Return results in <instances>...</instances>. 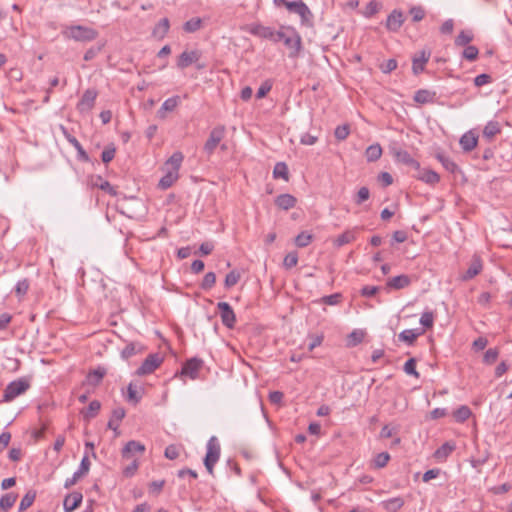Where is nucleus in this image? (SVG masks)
I'll list each match as a JSON object with an SVG mask.
<instances>
[{
  "label": "nucleus",
  "instance_id": "obj_41",
  "mask_svg": "<svg viewBox=\"0 0 512 512\" xmlns=\"http://www.w3.org/2000/svg\"><path fill=\"white\" fill-rule=\"evenodd\" d=\"M202 27V20L199 17L191 18L183 25V29L187 33H194Z\"/></svg>",
  "mask_w": 512,
  "mask_h": 512
},
{
  "label": "nucleus",
  "instance_id": "obj_42",
  "mask_svg": "<svg viewBox=\"0 0 512 512\" xmlns=\"http://www.w3.org/2000/svg\"><path fill=\"white\" fill-rule=\"evenodd\" d=\"M36 493L33 491L27 492L23 498L21 499V502L19 504V512H23L27 510L35 501Z\"/></svg>",
  "mask_w": 512,
  "mask_h": 512
},
{
  "label": "nucleus",
  "instance_id": "obj_49",
  "mask_svg": "<svg viewBox=\"0 0 512 512\" xmlns=\"http://www.w3.org/2000/svg\"><path fill=\"white\" fill-rule=\"evenodd\" d=\"M100 408H101V404L99 401H97V400L91 401L89 403L86 411L84 412V417L87 419L94 418L98 414Z\"/></svg>",
  "mask_w": 512,
  "mask_h": 512
},
{
  "label": "nucleus",
  "instance_id": "obj_14",
  "mask_svg": "<svg viewBox=\"0 0 512 512\" xmlns=\"http://www.w3.org/2000/svg\"><path fill=\"white\" fill-rule=\"evenodd\" d=\"M145 445L139 441L130 440L126 443L121 451V455L123 459L130 460L136 459L135 455H142L145 452Z\"/></svg>",
  "mask_w": 512,
  "mask_h": 512
},
{
  "label": "nucleus",
  "instance_id": "obj_57",
  "mask_svg": "<svg viewBox=\"0 0 512 512\" xmlns=\"http://www.w3.org/2000/svg\"><path fill=\"white\" fill-rule=\"evenodd\" d=\"M403 370L406 374L419 378V373L416 370V360L414 358H410L405 362Z\"/></svg>",
  "mask_w": 512,
  "mask_h": 512
},
{
  "label": "nucleus",
  "instance_id": "obj_53",
  "mask_svg": "<svg viewBox=\"0 0 512 512\" xmlns=\"http://www.w3.org/2000/svg\"><path fill=\"white\" fill-rule=\"evenodd\" d=\"M419 322L424 328H432L434 324V313L432 311H424Z\"/></svg>",
  "mask_w": 512,
  "mask_h": 512
},
{
  "label": "nucleus",
  "instance_id": "obj_35",
  "mask_svg": "<svg viewBox=\"0 0 512 512\" xmlns=\"http://www.w3.org/2000/svg\"><path fill=\"white\" fill-rule=\"evenodd\" d=\"M381 155H382V148L378 143L368 146L365 151V157L368 162L377 161L381 157Z\"/></svg>",
  "mask_w": 512,
  "mask_h": 512
},
{
  "label": "nucleus",
  "instance_id": "obj_37",
  "mask_svg": "<svg viewBox=\"0 0 512 512\" xmlns=\"http://www.w3.org/2000/svg\"><path fill=\"white\" fill-rule=\"evenodd\" d=\"M471 414V409L466 405L460 406L453 412L455 420L460 423L465 422L471 416Z\"/></svg>",
  "mask_w": 512,
  "mask_h": 512
},
{
  "label": "nucleus",
  "instance_id": "obj_10",
  "mask_svg": "<svg viewBox=\"0 0 512 512\" xmlns=\"http://www.w3.org/2000/svg\"><path fill=\"white\" fill-rule=\"evenodd\" d=\"M217 309L219 310L222 324L227 328H233L236 323V315L229 303L219 302L217 303Z\"/></svg>",
  "mask_w": 512,
  "mask_h": 512
},
{
  "label": "nucleus",
  "instance_id": "obj_59",
  "mask_svg": "<svg viewBox=\"0 0 512 512\" xmlns=\"http://www.w3.org/2000/svg\"><path fill=\"white\" fill-rule=\"evenodd\" d=\"M298 263V254L296 252L288 253L283 261V265L287 269L295 267Z\"/></svg>",
  "mask_w": 512,
  "mask_h": 512
},
{
  "label": "nucleus",
  "instance_id": "obj_12",
  "mask_svg": "<svg viewBox=\"0 0 512 512\" xmlns=\"http://www.w3.org/2000/svg\"><path fill=\"white\" fill-rule=\"evenodd\" d=\"M90 469V461L88 459V456H84L81 460L80 466L77 471H75L72 475V477L67 478L64 483V488L69 489L73 485H75L79 479H81L83 476H85Z\"/></svg>",
  "mask_w": 512,
  "mask_h": 512
},
{
  "label": "nucleus",
  "instance_id": "obj_16",
  "mask_svg": "<svg viewBox=\"0 0 512 512\" xmlns=\"http://www.w3.org/2000/svg\"><path fill=\"white\" fill-rule=\"evenodd\" d=\"M184 160V155L180 151L174 152L164 163L162 170L164 172H171L175 174H179V170L181 168L182 162Z\"/></svg>",
  "mask_w": 512,
  "mask_h": 512
},
{
  "label": "nucleus",
  "instance_id": "obj_46",
  "mask_svg": "<svg viewBox=\"0 0 512 512\" xmlns=\"http://www.w3.org/2000/svg\"><path fill=\"white\" fill-rule=\"evenodd\" d=\"M313 236L307 232H301L295 237V245L300 248L308 246L312 242Z\"/></svg>",
  "mask_w": 512,
  "mask_h": 512
},
{
  "label": "nucleus",
  "instance_id": "obj_58",
  "mask_svg": "<svg viewBox=\"0 0 512 512\" xmlns=\"http://www.w3.org/2000/svg\"><path fill=\"white\" fill-rule=\"evenodd\" d=\"M215 282H216V275L214 272H208L204 278H203V281L201 283V288L203 290H209L211 289L214 285H215Z\"/></svg>",
  "mask_w": 512,
  "mask_h": 512
},
{
  "label": "nucleus",
  "instance_id": "obj_21",
  "mask_svg": "<svg viewBox=\"0 0 512 512\" xmlns=\"http://www.w3.org/2000/svg\"><path fill=\"white\" fill-rule=\"evenodd\" d=\"M180 103V97L179 96H173L168 99H166L160 109L157 111V115L159 118L164 119L166 117V114L168 112H172L175 110V108Z\"/></svg>",
  "mask_w": 512,
  "mask_h": 512
},
{
  "label": "nucleus",
  "instance_id": "obj_22",
  "mask_svg": "<svg viewBox=\"0 0 512 512\" xmlns=\"http://www.w3.org/2000/svg\"><path fill=\"white\" fill-rule=\"evenodd\" d=\"M459 143L463 151L470 152L477 146L478 138L472 131H468L461 136Z\"/></svg>",
  "mask_w": 512,
  "mask_h": 512
},
{
  "label": "nucleus",
  "instance_id": "obj_39",
  "mask_svg": "<svg viewBox=\"0 0 512 512\" xmlns=\"http://www.w3.org/2000/svg\"><path fill=\"white\" fill-rule=\"evenodd\" d=\"M17 500V494L6 493L0 498V509L6 511L13 507Z\"/></svg>",
  "mask_w": 512,
  "mask_h": 512
},
{
  "label": "nucleus",
  "instance_id": "obj_47",
  "mask_svg": "<svg viewBox=\"0 0 512 512\" xmlns=\"http://www.w3.org/2000/svg\"><path fill=\"white\" fill-rule=\"evenodd\" d=\"M274 178L288 180V167L284 162H278L273 170Z\"/></svg>",
  "mask_w": 512,
  "mask_h": 512
},
{
  "label": "nucleus",
  "instance_id": "obj_38",
  "mask_svg": "<svg viewBox=\"0 0 512 512\" xmlns=\"http://www.w3.org/2000/svg\"><path fill=\"white\" fill-rule=\"evenodd\" d=\"M455 449V445L450 442H445L442 444L435 452V457L437 459H445L447 458Z\"/></svg>",
  "mask_w": 512,
  "mask_h": 512
},
{
  "label": "nucleus",
  "instance_id": "obj_20",
  "mask_svg": "<svg viewBox=\"0 0 512 512\" xmlns=\"http://www.w3.org/2000/svg\"><path fill=\"white\" fill-rule=\"evenodd\" d=\"M482 269H483V264H482L480 257L474 256L469 265V268L462 276V279L465 281L470 280V279L474 278L475 276H477L478 274H480Z\"/></svg>",
  "mask_w": 512,
  "mask_h": 512
},
{
  "label": "nucleus",
  "instance_id": "obj_40",
  "mask_svg": "<svg viewBox=\"0 0 512 512\" xmlns=\"http://www.w3.org/2000/svg\"><path fill=\"white\" fill-rule=\"evenodd\" d=\"M390 460V455L387 452H381L377 454L373 461H372V467L375 469L384 468Z\"/></svg>",
  "mask_w": 512,
  "mask_h": 512
},
{
  "label": "nucleus",
  "instance_id": "obj_63",
  "mask_svg": "<svg viewBox=\"0 0 512 512\" xmlns=\"http://www.w3.org/2000/svg\"><path fill=\"white\" fill-rule=\"evenodd\" d=\"M132 462L123 469V475L125 477H132L138 470L139 462L138 459H131Z\"/></svg>",
  "mask_w": 512,
  "mask_h": 512
},
{
  "label": "nucleus",
  "instance_id": "obj_51",
  "mask_svg": "<svg viewBox=\"0 0 512 512\" xmlns=\"http://www.w3.org/2000/svg\"><path fill=\"white\" fill-rule=\"evenodd\" d=\"M141 399V396L138 394L136 386L133 383H130L127 387V395L126 400L133 404H137Z\"/></svg>",
  "mask_w": 512,
  "mask_h": 512
},
{
  "label": "nucleus",
  "instance_id": "obj_4",
  "mask_svg": "<svg viewBox=\"0 0 512 512\" xmlns=\"http://www.w3.org/2000/svg\"><path fill=\"white\" fill-rule=\"evenodd\" d=\"M207 452L204 458V465L210 475H213L214 466L219 461L221 447L216 436L209 438L207 445Z\"/></svg>",
  "mask_w": 512,
  "mask_h": 512
},
{
  "label": "nucleus",
  "instance_id": "obj_18",
  "mask_svg": "<svg viewBox=\"0 0 512 512\" xmlns=\"http://www.w3.org/2000/svg\"><path fill=\"white\" fill-rule=\"evenodd\" d=\"M405 21L402 11L393 10L387 17L386 28L391 32H397Z\"/></svg>",
  "mask_w": 512,
  "mask_h": 512
},
{
  "label": "nucleus",
  "instance_id": "obj_44",
  "mask_svg": "<svg viewBox=\"0 0 512 512\" xmlns=\"http://www.w3.org/2000/svg\"><path fill=\"white\" fill-rule=\"evenodd\" d=\"M355 240V233L353 231H345L341 235H339L335 241L334 244L338 247H341L345 244L351 243Z\"/></svg>",
  "mask_w": 512,
  "mask_h": 512
},
{
  "label": "nucleus",
  "instance_id": "obj_27",
  "mask_svg": "<svg viewBox=\"0 0 512 512\" xmlns=\"http://www.w3.org/2000/svg\"><path fill=\"white\" fill-rule=\"evenodd\" d=\"M411 283L410 278L407 275H398L390 278L387 281V287L395 290L403 289L409 286Z\"/></svg>",
  "mask_w": 512,
  "mask_h": 512
},
{
  "label": "nucleus",
  "instance_id": "obj_34",
  "mask_svg": "<svg viewBox=\"0 0 512 512\" xmlns=\"http://www.w3.org/2000/svg\"><path fill=\"white\" fill-rule=\"evenodd\" d=\"M179 179V174L164 172L163 177L159 180L158 187L162 190L170 188Z\"/></svg>",
  "mask_w": 512,
  "mask_h": 512
},
{
  "label": "nucleus",
  "instance_id": "obj_29",
  "mask_svg": "<svg viewBox=\"0 0 512 512\" xmlns=\"http://www.w3.org/2000/svg\"><path fill=\"white\" fill-rule=\"evenodd\" d=\"M125 414H126V412H125L124 408H122V407L115 408L112 411V415H111L110 420L108 421L107 427L109 429L117 431L119 428L120 422L125 417Z\"/></svg>",
  "mask_w": 512,
  "mask_h": 512
},
{
  "label": "nucleus",
  "instance_id": "obj_32",
  "mask_svg": "<svg viewBox=\"0 0 512 512\" xmlns=\"http://www.w3.org/2000/svg\"><path fill=\"white\" fill-rule=\"evenodd\" d=\"M170 23L168 18L161 19L154 27L152 35L157 39H163L168 33Z\"/></svg>",
  "mask_w": 512,
  "mask_h": 512
},
{
  "label": "nucleus",
  "instance_id": "obj_26",
  "mask_svg": "<svg viewBox=\"0 0 512 512\" xmlns=\"http://www.w3.org/2000/svg\"><path fill=\"white\" fill-rule=\"evenodd\" d=\"M107 371L104 367H97L96 369L90 371L88 375L86 376V382L90 386H97L104 376L106 375Z\"/></svg>",
  "mask_w": 512,
  "mask_h": 512
},
{
  "label": "nucleus",
  "instance_id": "obj_61",
  "mask_svg": "<svg viewBox=\"0 0 512 512\" xmlns=\"http://www.w3.org/2000/svg\"><path fill=\"white\" fill-rule=\"evenodd\" d=\"M479 54L478 48L476 46H466L463 51V57L469 61H474L477 59Z\"/></svg>",
  "mask_w": 512,
  "mask_h": 512
},
{
  "label": "nucleus",
  "instance_id": "obj_60",
  "mask_svg": "<svg viewBox=\"0 0 512 512\" xmlns=\"http://www.w3.org/2000/svg\"><path fill=\"white\" fill-rule=\"evenodd\" d=\"M499 356V350L497 348H489L485 354L483 361L486 364H493Z\"/></svg>",
  "mask_w": 512,
  "mask_h": 512
},
{
  "label": "nucleus",
  "instance_id": "obj_24",
  "mask_svg": "<svg viewBox=\"0 0 512 512\" xmlns=\"http://www.w3.org/2000/svg\"><path fill=\"white\" fill-rule=\"evenodd\" d=\"M144 350V346L139 342H130L128 343L124 349L121 351V357L124 360H128L131 357L142 353Z\"/></svg>",
  "mask_w": 512,
  "mask_h": 512
},
{
  "label": "nucleus",
  "instance_id": "obj_5",
  "mask_svg": "<svg viewBox=\"0 0 512 512\" xmlns=\"http://www.w3.org/2000/svg\"><path fill=\"white\" fill-rule=\"evenodd\" d=\"M30 387V382L27 378H19L10 382L4 389L3 401L11 402L19 395L25 393Z\"/></svg>",
  "mask_w": 512,
  "mask_h": 512
},
{
  "label": "nucleus",
  "instance_id": "obj_30",
  "mask_svg": "<svg viewBox=\"0 0 512 512\" xmlns=\"http://www.w3.org/2000/svg\"><path fill=\"white\" fill-rule=\"evenodd\" d=\"M417 178L427 184L434 185L439 182L440 177L438 173L433 170L419 168Z\"/></svg>",
  "mask_w": 512,
  "mask_h": 512
},
{
  "label": "nucleus",
  "instance_id": "obj_52",
  "mask_svg": "<svg viewBox=\"0 0 512 512\" xmlns=\"http://www.w3.org/2000/svg\"><path fill=\"white\" fill-rule=\"evenodd\" d=\"M350 134V126L348 124L339 125L334 131L335 138L339 141L345 140Z\"/></svg>",
  "mask_w": 512,
  "mask_h": 512
},
{
  "label": "nucleus",
  "instance_id": "obj_25",
  "mask_svg": "<svg viewBox=\"0 0 512 512\" xmlns=\"http://www.w3.org/2000/svg\"><path fill=\"white\" fill-rule=\"evenodd\" d=\"M90 184L93 187H98L99 189L107 192L108 194L115 196L117 194L116 189L107 181L104 180L101 176H92Z\"/></svg>",
  "mask_w": 512,
  "mask_h": 512
},
{
  "label": "nucleus",
  "instance_id": "obj_55",
  "mask_svg": "<svg viewBox=\"0 0 512 512\" xmlns=\"http://www.w3.org/2000/svg\"><path fill=\"white\" fill-rule=\"evenodd\" d=\"M364 339V332L360 330L352 331L348 336V344L350 346H356L360 344Z\"/></svg>",
  "mask_w": 512,
  "mask_h": 512
},
{
  "label": "nucleus",
  "instance_id": "obj_50",
  "mask_svg": "<svg viewBox=\"0 0 512 512\" xmlns=\"http://www.w3.org/2000/svg\"><path fill=\"white\" fill-rule=\"evenodd\" d=\"M404 505V500L401 497H395L387 500L384 506L389 511H397Z\"/></svg>",
  "mask_w": 512,
  "mask_h": 512
},
{
  "label": "nucleus",
  "instance_id": "obj_7",
  "mask_svg": "<svg viewBox=\"0 0 512 512\" xmlns=\"http://www.w3.org/2000/svg\"><path fill=\"white\" fill-rule=\"evenodd\" d=\"M225 132L226 129L225 126L223 125H218L210 131L209 137L206 140L203 147L204 152L208 156H211L214 153L216 147L221 143V141L225 137Z\"/></svg>",
  "mask_w": 512,
  "mask_h": 512
},
{
  "label": "nucleus",
  "instance_id": "obj_33",
  "mask_svg": "<svg viewBox=\"0 0 512 512\" xmlns=\"http://www.w3.org/2000/svg\"><path fill=\"white\" fill-rule=\"evenodd\" d=\"M434 97H435V92H431L426 89H420L415 92L413 99L415 102H417L419 104H426V103L432 102Z\"/></svg>",
  "mask_w": 512,
  "mask_h": 512
},
{
  "label": "nucleus",
  "instance_id": "obj_23",
  "mask_svg": "<svg viewBox=\"0 0 512 512\" xmlns=\"http://www.w3.org/2000/svg\"><path fill=\"white\" fill-rule=\"evenodd\" d=\"M62 129L67 141L76 149L78 153V158L83 161H88L89 156L80 144V142L74 136L68 133V131L64 127H62Z\"/></svg>",
  "mask_w": 512,
  "mask_h": 512
},
{
  "label": "nucleus",
  "instance_id": "obj_11",
  "mask_svg": "<svg viewBox=\"0 0 512 512\" xmlns=\"http://www.w3.org/2000/svg\"><path fill=\"white\" fill-rule=\"evenodd\" d=\"M391 153L397 162L402 163L407 166H410V167L414 168L415 170H419L420 163L417 160H415L409 154L408 151L401 149V148L393 147V148H391Z\"/></svg>",
  "mask_w": 512,
  "mask_h": 512
},
{
  "label": "nucleus",
  "instance_id": "obj_19",
  "mask_svg": "<svg viewBox=\"0 0 512 512\" xmlns=\"http://www.w3.org/2000/svg\"><path fill=\"white\" fill-rule=\"evenodd\" d=\"M83 496L80 492H72L67 495L63 502L65 512H72L82 503Z\"/></svg>",
  "mask_w": 512,
  "mask_h": 512
},
{
  "label": "nucleus",
  "instance_id": "obj_48",
  "mask_svg": "<svg viewBox=\"0 0 512 512\" xmlns=\"http://www.w3.org/2000/svg\"><path fill=\"white\" fill-rule=\"evenodd\" d=\"M240 278H241V274L239 271H237V270L230 271L225 277V281H224L225 287L231 288V287L235 286L239 282Z\"/></svg>",
  "mask_w": 512,
  "mask_h": 512
},
{
  "label": "nucleus",
  "instance_id": "obj_17",
  "mask_svg": "<svg viewBox=\"0 0 512 512\" xmlns=\"http://www.w3.org/2000/svg\"><path fill=\"white\" fill-rule=\"evenodd\" d=\"M201 57V52L198 50L184 51L177 59V67L185 69L193 63H196Z\"/></svg>",
  "mask_w": 512,
  "mask_h": 512
},
{
  "label": "nucleus",
  "instance_id": "obj_6",
  "mask_svg": "<svg viewBox=\"0 0 512 512\" xmlns=\"http://www.w3.org/2000/svg\"><path fill=\"white\" fill-rule=\"evenodd\" d=\"M245 31L250 33L251 35L257 36L262 39H268L272 42L277 43V38L281 36L278 31H275L272 27L264 26L259 23H253L245 26Z\"/></svg>",
  "mask_w": 512,
  "mask_h": 512
},
{
  "label": "nucleus",
  "instance_id": "obj_45",
  "mask_svg": "<svg viewBox=\"0 0 512 512\" xmlns=\"http://www.w3.org/2000/svg\"><path fill=\"white\" fill-rule=\"evenodd\" d=\"M436 157L447 171L454 173L458 169L457 164L444 154H437Z\"/></svg>",
  "mask_w": 512,
  "mask_h": 512
},
{
  "label": "nucleus",
  "instance_id": "obj_2",
  "mask_svg": "<svg viewBox=\"0 0 512 512\" xmlns=\"http://www.w3.org/2000/svg\"><path fill=\"white\" fill-rule=\"evenodd\" d=\"M279 33L281 36L277 38V42L283 41L289 50V57H297L302 49V38L298 31L292 26H281Z\"/></svg>",
  "mask_w": 512,
  "mask_h": 512
},
{
  "label": "nucleus",
  "instance_id": "obj_64",
  "mask_svg": "<svg viewBox=\"0 0 512 512\" xmlns=\"http://www.w3.org/2000/svg\"><path fill=\"white\" fill-rule=\"evenodd\" d=\"M116 149L114 146L106 147L101 154V159L104 163H109L115 157Z\"/></svg>",
  "mask_w": 512,
  "mask_h": 512
},
{
  "label": "nucleus",
  "instance_id": "obj_1",
  "mask_svg": "<svg viewBox=\"0 0 512 512\" xmlns=\"http://www.w3.org/2000/svg\"><path fill=\"white\" fill-rule=\"evenodd\" d=\"M273 2L277 7L284 6L289 12L297 14L303 26H312L313 14L303 0H273Z\"/></svg>",
  "mask_w": 512,
  "mask_h": 512
},
{
  "label": "nucleus",
  "instance_id": "obj_56",
  "mask_svg": "<svg viewBox=\"0 0 512 512\" xmlns=\"http://www.w3.org/2000/svg\"><path fill=\"white\" fill-rule=\"evenodd\" d=\"M473 36L468 31H461L455 39V44L457 46H466L469 42H471Z\"/></svg>",
  "mask_w": 512,
  "mask_h": 512
},
{
  "label": "nucleus",
  "instance_id": "obj_3",
  "mask_svg": "<svg viewBox=\"0 0 512 512\" xmlns=\"http://www.w3.org/2000/svg\"><path fill=\"white\" fill-rule=\"evenodd\" d=\"M98 31L94 28L83 25H72L63 31L66 38L73 39L77 42H90L98 37Z\"/></svg>",
  "mask_w": 512,
  "mask_h": 512
},
{
  "label": "nucleus",
  "instance_id": "obj_15",
  "mask_svg": "<svg viewBox=\"0 0 512 512\" xmlns=\"http://www.w3.org/2000/svg\"><path fill=\"white\" fill-rule=\"evenodd\" d=\"M431 57L430 50H421L416 53L412 58V71L415 75L420 74L424 71L426 63L429 61Z\"/></svg>",
  "mask_w": 512,
  "mask_h": 512
},
{
  "label": "nucleus",
  "instance_id": "obj_8",
  "mask_svg": "<svg viewBox=\"0 0 512 512\" xmlns=\"http://www.w3.org/2000/svg\"><path fill=\"white\" fill-rule=\"evenodd\" d=\"M203 367V360L199 358H191L187 360L181 368V371L176 374V376H185L189 377L192 380L198 378L199 372Z\"/></svg>",
  "mask_w": 512,
  "mask_h": 512
},
{
  "label": "nucleus",
  "instance_id": "obj_62",
  "mask_svg": "<svg viewBox=\"0 0 512 512\" xmlns=\"http://www.w3.org/2000/svg\"><path fill=\"white\" fill-rule=\"evenodd\" d=\"M414 22H419L425 17V10L421 6H414L409 10Z\"/></svg>",
  "mask_w": 512,
  "mask_h": 512
},
{
  "label": "nucleus",
  "instance_id": "obj_13",
  "mask_svg": "<svg viewBox=\"0 0 512 512\" xmlns=\"http://www.w3.org/2000/svg\"><path fill=\"white\" fill-rule=\"evenodd\" d=\"M97 98V91L95 89H87L79 102L77 103V109L80 113L89 112L95 104Z\"/></svg>",
  "mask_w": 512,
  "mask_h": 512
},
{
  "label": "nucleus",
  "instance_id": "obj_36",
  "mask_svg": "<svg viewBox=\"0 0 512 512\" xmlns=\"http://www.w3.org/2000/svg\"><path fill=\"white\" fill-rule=\"evenodd\" d=\"M421 334V332L415 330V329H406L403 330L399 335V340L407 343L408 345H411L414 343L416 338Z\"/></svg>",
  "mask_w": 512,
  "mask_h": 512
},
{
  "label": "nucleus",
  "instance_id": "obj_54",
  "mask_svg": "<svg viewBox=\"0 0 512 512\" xmlns=\"http://www.w3.org/2000/svg\"><path fill=\"white\" fill-rule=\"evenodd\" d=\"M341 300H342V294L341 293H334V294H331V295L323 296L319 300V302L323 303V304H326V305L333 306V305L339 304L341 302Z\"/></svg>",
  "mask_w": 512,
  "mask_h": 512
},
{
  "label": "nucleus",
  "instance_id": "obj_31",
  "mask_svg": "<svg viewBox=\"0 0 512 512\" xmlns=\"http://www.w3.org/2000/svg\"><path fill=\"white\" fill-rule=\"evenodd\" d=\"M501 132V126L498 121H489L483 129V137L491 141L497 134Z\"/></svg>",
  "mask_w": 512,
  "mask_h": 512
},
{
  "label": "nucleus",
  "instance_id": "obj_9",
  "mask_svg": "<svg viewBox=\"0 0 512 512\" xmlns=\"http://www.w3.org/2000/svg\"><path fill=\"white\" fill-rule=\"evenodd\" d=\"M163 358L158 354H150L136 370V375L145 376L153 373L162 363Z\"/></svg>",
  "mask_w": 512,
  "mask_h": 512
},
{
  "label": "nucleus",
  "instance_id": "obj_43",
  "mask_svg": "<svg viewBox=\"0 0 512 512\" xmlns=\"http://www.w3.org/2000/svg\"><path fill=\"white\" fill-rule=\"evenodd\" d=\"M29 287H30L29 280L27 278L21 279L15 285V288H14L15 294L17 295V297L22 298L27 294Z\"/></svg>",
  "mask_w": 512,
  "mask_h": 512
},
{
  "label": "nucleus",
  "instance_id": "obj_28",
  "mask_svg": "<svg viewBox=\"0 0 512 512\" xmlns=\"http://www.w3.org/2000/svg\"><path fill=\"white\" fill-rule=\"evenodd\" d=\"M296 198L291 194H280L275 199V204L283 210H289L296 205Z\"/></svg>",
  "mask_w": 512,
  "mask_h": 512
}]
</instances>
